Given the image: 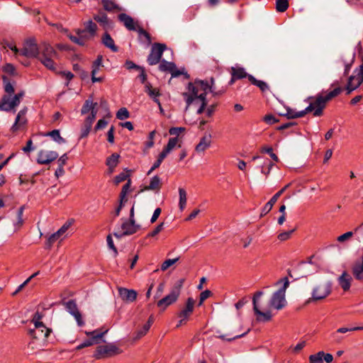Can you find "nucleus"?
<instances>
[{"label": "nucleus", "instance_id": "nucleus-54", "mask_svg": "<svg viewBox=\"0 0 363 363\" xmlns=\"http://www.w3.org/2000/svg\"><path fill=\"white\" fill-rule=\"evenodd\" d=\"M131 184V180L129 179L127 183L123 186L122 190L120 194V197H122V199H125L128 192L129 191L130 187Z\"/></svg>", "mask_w": 363, "mask_h": 363}, {"label": "nucleus", "instance_id": "nucleus-4", "mask_svg": "<svg viewBox=\"0 0 363 363\" xmlns=\"http://www.w3.org/2000/svg\"><path fill=\"white\" fill-rule=\"evenodd\" d=\"M342 88L337 87L333 91L328 92L325 96L319 94L316 95L315 97H310L309 99H314V100L311 101L309 105L304 109L306 114L313 111L314 116H322L323 109L325 108L327 102L338 96L342 92Z\"/></svg>", "mask_w": 363, "mask_h": 363}, {"label": "nucleus", "instance_id": "nucleus-12", "mask_svg": "<svg viewBox=\"0 0 363 363\" xmlns=\"http://www.w3.org/2000/svg\"><path fill=\"white\" fill-rule=\"evenodd\" d=\"M66 310L75 318L77 325L82 327L84 325L82 316L78 310L77 305L74 300H69L64 303Z\"/></svg>", "mask_w": 363, "mask_h": 363}, {"label": "nucleus", "instance_id": "nucleus-29", "mask_svg": "<svg viewBox=\"0 0 363 363\" xmlns=\"http://www.w3.org/2000/svg\"><path fill=\"white\" fill-rule=\"evenodd\" d=\"M280 116H285L288 119H294L297 118L303 117L306 115V112L304 110L301 111H295L291 108H286V112L285 113H279Z\"/></svg>", "mask_w": 363, "mask_h": 363}, {"label": "nucleus", "instance_id": "nucleus-57", "mask_svg": "<svg viewBox=\"0 0 363 363\" xmlns=\"http://www.w3.org/2000/svg\"><path fill=\"white\" fill-rule=\"evenodd\" d=\"M164 228V223H161L156 226V228L150 233L147 235V238L155 237L160 233Z\"/></svg>", "mask_w": 363, "mask_h": 363}, {"label": "nucleus", "instance_id": "nucleus-50", "mask_svg": "<svg viewBox=\"0 0 363 363\" xmlns=\"http://www.w3.org/2000/svg\"><path fill=\"white\" fill-rule=\"evenodd\" d=\"M291 184H288L285 185L282 189H281L278 192H277L271 199L272 203H276L277 199L281 196V195L290 186Z\"/></svg>", "mask_w": 363, "mask_h": 363}, {"label": "nucleus", "instance_id": "nucleus-58", "mask_svg": "<svg viewBox=\"0 0 363 363\" xmlns=\"http://www.w3.org/2000/svg\"><path fill=\"white\" fill-rule=\"evenodd\" d=\"M106 241H107L108 247L113 251L114 256L116 257L117 255H118V250H117V248L116 247V246L113 244V241L111 235H107Z\"/></svg>", "mask_w": 363, "mask_h": 363}, {"label": "nucleus", "instance_id": "nucleus-38", "mask_svg": "<svg viewBox=\"0 0 363 363\" xmlns=\"http://www.w3.org/2000/svg\"><path fill=\"white\" fill-rule=\"evenodd\" d=\"M179 209L182 211L185 208L186 204V192L184 189L179 188Z\"/></svg>", "mask_w": 363, "mask_h": 363}, {"label": "nucleus", "instance_id": "nucleus-33", "mask_svg": "<svg viewBox=\"0 0 363 363\" xmlns=\"http://www.w3.org/2000/svg\"><path fill=\"white\" fill-rule=\"evenodd\" d=\"M101 3L104 10L108 12L121 10V8L111 0H101Z\"/></svg>", "mask_w": 363, "mask_h": 363}, {"label": "nucleus", "instance_id": "nucleus-36", "mask_svg": "<svg viewBox=\"0 0 363 363\" xmlns=\"http://www.w3.org/2000/svg\"><path fill=\"white\" fill-rule=\"evenodd\" d=\"M106 333H107V330H106L104 332H99L97 330H93L91 332L86 331L85 334L87 336L90 337V338L94 339V341H96V342L98 344V343H99L101 339L104 337V335Z\"/></svg>", "mask_w": 363, "mask_h": 363}, {"label": "nucleus", "instance_id": "nucleus-20", "mask_svg": "<svg viewBox=\"0 0 363 363\" xmlns=\"http://www.w3.org/2000/svg\"><path fill=\"white\" fill-rule=\"evenodd\" d=\"M119 21L123 23L124 26L129 30H137L133 18L129 15L122 13L118 16Z\"/></svg>", "mask_w": 363, "mask_h": 363}, {"label": "nucleus", "instance_id": "nucleus-9", "mask_svg": "<svg viewBox=\"0 0 363 363\" xmlns=\"http://www.w3.org/2000/svg\"><path fill=\"white\" fill-rule=\"evenodd\" d=\"M332 291V283L326 281L316 285L312 291L311 298L313 301H319L325 298Z\"/></svg>", "mask_w": 363, "mask_h": 363}, {"label": "nucleus", "instance_id": "nucleus-27", "mask_svg": "<svg viewBox=\"0 0 363 363\" xmlns=\"http://www.w3.org/2000/svg\"><path fill=\"white\" fill-rule=\"evenodd\" d=\"M136 31L138 33V40L141 43H145L147 46L152 44L151 36L145 29L138 27Z\"/></svg>", "mask_w": 363, "mask_h": 363}, {"label": "nucleus", "instance_id": "nucleus-18", "mask_svg": "<svg viewBox=\"0 0 363 363\" xmlns=\"http://www.w3.org/2000/svg\"><path fill=\"white\" fill-rule=\"evenodd\" d=\"M118 294L121 299L125 302H133L137 298V292L133 289L126 288H118Z\"/></svg>", "mask_w": 363, "mask_h": 363}, {"label": "nucleus", "instance_id": "nucleus-48", "mask_svg": "<svg viewBox=\"0 0 363 363\" xmlns=\"http://www.w3.org/2000/svg\"><path fill=\"white\" fill-rule=\"evenodd\" d=\"M42 318H43V314L42 313H40L38 311L35 313V314L33 315V320H32V322L34 323L35 326L40 325L41 328H43V323L40 321Z\"/></svg>", "mask_w": 363, "mask_h": 363}, {"label": "nucleus", "instance_id": "nucleus-19", "mask_svg": "<svg viewBox=\"0 0 363 363\" xmlns=\"http://www.w3.org/2000/svg\"><path fill=\"white\" fill-rule=\"evenodd\" d=\"M27 112V108L25 107L22 110H21L16 118L15 123L11 127V130L13 132H16L26 125L27 123V119L26 118V114Z\"/></svg>", "mask_w": 363, "mask_h": 363}, {"label": "nucleus", "instance_id": "nucleus-13", "mask_svg": "<svg viewBox=\"0 0 363 363\" xmlns=\"http://www.w3.org/2000/svg\"><path fill=\"white\" fill-rule=\"evenodd\" d=\"M58 157L55 151L40 150L38 154L37 162L40 164H48Z\"/></svg>", "mask_w": 363, "mask_h": 363}, {"label": "nucleus", "instance_id": "nucleus-46", "mask_svg": "<svg viewBox=\"0 0 363 363\" xmlns=\"http://www.w3.org/2000/svg\"><path fill=\"white\" fill-rule=\"evenodd\" d=\"M97 344L96 341H94V339L89 338L84 341H83L81 344L77 346L76 350H79L84 347H90L94 345Z\"/></svg>", "mask_w": 363, "mask_h": 363}, {"label": "nucleus", "instance_id": "nucleus-3", "mask_svg": "<svg viewBox=\"0 0 363 363\" xmlns=\"http://www.w3.org/2000/svg\"><path fill=\"white\" fill-rule=\"evenodd\" d=\"M2 80L6 94L2 96L0 101V111L6 112L15 111V108L20 104L25 92L21 91L11 97L15 92L14 85L16 82L13 81V83H11L10 79L5 75L2 76Z\"/></svg>", "mask_w": 363, "mask_h": 363}, {"label": "nucleus", "instance_id": "nucleus-22", "mask_svg": "<svg viewBox=\"0 0 363 363\" xmlns=\"http://www.w3.org/2000/svg\"><path fill=\"white\" fill-rule=\"evenodd\" d=\"M352 280V277L346 272H344L337 279L339 285L345 291L350 289Z\"/></svg>", "mask_w": 363, "mask_h": 363}, {"label": "nucleus", "instance_id": "nucleus-40", "mask_svg": "<svg viewBox=\"0 0 363 363\" xmlns=\"http://www.w3.org/2000/svg\"><path fill=\"white\" fill-rule=\"evenodd\" d=\"M274 164L266 159L263 163V165L261 167V172L266 176H268L270 174V172L274 167Z\"/></svg>", "mask_w": 363, "mask_h": 363}, {"label": "nucleus", "instance_id": "nucleus-7", "mask_svg": "<svg viewBox=\"0 0 363 363\" xmlns=\"http://www.w3.org/2000/svg\"><path fill=\"white\" fill-rule=\"evenodd\" d=\"M121 230L113 233V235L118 239H121L123 236L133 235L141 228L140 225L137 224L135 220L132 221L126 218H121Z\"/></svg>", "mask_w": 363, "mask_h": 363}, {"label": "nucleus", "instance_id": "nucleus-35", "mask_svg": "<svg viewBox=\"0 0 363 363\" xmlns=\"http://www.w3.org/2000/svg\"><path fill=\"white\" fill-rule=\"evenodd\" d=\"M94 19L104 28L108 26V18L104 12L100 11L98 14L94 15Z\"/></svg>", "mask_w": 363, "mask_h": 363}, {"label": "nucleus", "instance_id": "nucleus-25", "mask_svg": "<svg viewBox=\"0 0 363 363\" xmlns=\"http://www.w3.org/2000/svg\"><path fill=\"white\" fill-rule=\"evenodd\" d=\"M101 42L104 46L109 48L111 51L116 52L118 50V47L115 45L113 39L107 32L103 35L101 38Z\"/></svg>", "mask_w": 363, "mask_h": 363}, {"label": "nucleus", "instance_id": "nucleus-6", "mask_svg": "<svg viewBox=\"0 0 363 363\" xmlns=\"http://www.w3.org/2000/svg\"><path fill=\"white\" fill-rule=\"evenodd\" d=\"M184 283V279L177 280L172 287L169 294L157 303V306L162 310H165L167 307L175 303L180 295Z\"/></svg>", "mask_w": 363, "mask_h": 363}, {"label": "nucleus", "instance_id": "nucleus-24", "mask_svg": "<svg viewBox=\"0 0 363 363\" xmlns=\"http://www.w3.org/2000/svg\"><path fill=\"white\" fill-rule=\"evenodd\" d=\"M162 186L161 179L155 175L151 178L150 184L148 186H145L143 191H158Z\"/></svg>", "mask_w": 363, "mask_h": 363}, {"label": "nucleus", "instance_id": "nucleus-28", "mask_svg": "<svg viewBox=\"0 0 363 363\" xmlns=\"http://www.w3.org/2000/svg\"><path fill=\"white\" fill-rule=\"evenodd\" d=\"M362 83L359 78H357L355 76L352 75L350 76L346 86L347 94H350L352 91L357 89Z\"/></svg>", "mask_w": 363, "mask_h": 363}, {"label": "nucleus", "instance_id": "nucleus-10", "mask_svg": "<svg viewBox=\"0 0 363 363\" xmlns=\"http://www.w3.org/2000/svg\"><path fill=\"white\" fill-rule=\"evenodd\" d=\"M167 45L163 43H155L152 44L150 52L147 56V62L150 65H155L161 61L164 51Z\"/></svg>", "mask_w": 363, "mask_h": 363}, {"label": "nucleus", "instance_id": "nucleus-63", "mask_svg": "<svg viewBox=\"0 0 363 363\" xmlns=\"http://www.w3.org/2000/svg\"><path fill=\"white\" fill-rule=\"evenodd\" d=\"M91 126L86 125V123H84V125L82 128L81 130V135L80 138H84L88 136L90 130H91Z\"/></svg>", "mask_w": 363, "mask_h": 363}, {"label": "nucleus", "instance_id": "nucleus-39", "mask_svg": "<svg viewBox=\"0 0 363 363\" xmlns=\"http://www.w3.org/2000/svg\"><path fill=\"white\" fill-rule=\"evenodd\" d=\"M289 6L288 0H276V11L279 13L286 11Z\"/></svg>", "mask_w": 363, "mask_h": 363}, {"label": "nucleus", "instance_id": "nucleus-55", "mask_svg": "<svg viewBox=\"0 0 363 363\" xmlns=\"http://www.w3.org/2000/svg\"><path fill=\"white\" fill-rule=\"evenodd\" d=\"M212 295V292L210 290H205L202 291L200 294V298L199 302V306H201L203 301L209 298Z\"/></svg>", "mask_w": 363, "mask_h": 363}, {"label": "nucleus", "instance_id": "nucleus-23", "mask_svg": "<svg viewBox=\"0 0 363 363\" xmlns=\"http://www.w3.org/2000/svg\"><path fill=\"white\" fill-rule=\"evenodd\" d=\"M352 274L359 281L363 280V256L360 261H356L352 267Z\"/></svg>", "mask_w": 363, "mask_h": 363}, {"label": "nucleus", "instance_id": "nucleus-15", "mask_svg": "<svg viewBox=\"0 0 363 363\" xmlns=\"http://www.w3.org/2000/svg\"><path fill=\"white\" fill-rule=\"evenodd\" d=\"M230 74L231 79L229 82L230 85L233 84L235 81L239 79L244 78H247L249 79V76L250 75L246 72L243 67H232L230 68Z\"/></svg>", "mask_w": 363, "mask_h": 363}, {"label": "nucleus", "instance_id": "nucleus-44", "mask_svg": "<svg viewBox=\"0 0 363 363\" xmlns=\"http://www.w3.org/2000/svg\"><path fill=\"white\" fill-rule=\"evenodd\" d=\"M130 117L129 111L126 108H121L116 113V118L119 120H125Z\"/></svg>", "mask_w": 363, "mask_h": 363}, {"label": "nucleus", "instance_id": "nucleus-31", "mask_svg": "<svg viewBox=\"0 0 363 363\" xmlns=\"http://www.w3.org/2000/svg\"><path fill=\"white\" fill-rule=\"evenodd\" d=\"M249 82L253 85L257 86L262 92H265L269 89V85L264 81L258 80L252 75L249 76Z\"/></svg>", "mask_w": 363, "mask_h": 363}, {"label": "nucleus", "instance_id": "nucleus-34", "mask_svg": "<svg viewBox=\"0 0 363 363\" xmlns=\"http://www.w3.org/2000/svg\"><path fill=\"white\" fill-rule=\"evenodd\" d=\"M24 209V206H22L17 210L16 221L13 223L16 230H19L23 225L24 220L23 219V215Z\"/></svg>", "mask_w": 363, "mask_h": 363}, {"label": "nucleus", "instance_id": "nucleus-32", "mask_svg": "<svg viewBox=\"0 0 363 363\" xmlns=\"http://www.w3.org/2000/svg\"><path fill=\"white\" fill-rule=\"evenodd\" d=\"M85 33H89V37L96 35L97 25L92 20L84 23Z\"/></svg>", "mask_w": 363, "mask_h": 363}, {"label": "nucleus", "instance_id": "nucleus-45", "mask_svg": "<svg viewBox=\"0 0 363 363\" xmlns=\"http://www.w3.org/2000/svg\"><path fill=\"white\" fill-rule=\"evenodd\" d=\"M261 152L262 153H267L269 154V155L271 157V158L275 161V162H279V157H277V155L276 154H274L273 152V149L272 147H262L261 149Z\"/></svg>", "mask_w": 363, "mask_h": 363}, {"label": "nucleus", "instance_id": "nucleus-64", "mask_svg": "<svg viewBox=\"0 0 363 363\" xmlns=\"http://www.w3.org/2000/svg\"><path fill=\"white\" fill-rule=\"evenodd\" d=\"M67 37L70 39V40L75 44H77L80 46H84V43L82 42V39L79 38V36H75L72 34H69Z\"/></svg>", "mask_w": 363, "mask_h": 363}, {"label": "nucleus", "instance_id": "nucleus-47", "mask_svg": "<svg viewBox=\"0 0 363 363\" xmlns=\"http://www.w3.org/2000/svg\"><path fill=\"white\" fill-rule=\"evenodd\" d=\"M177 137L171 138L169 139L167 145L164 147V149L166 150L167 152H170L172 150V149L177 145Z\"/></svg>", "mask_w": 363, "mask_h": 363}, {"label": "nucleus", "instance_id": "nucleus-17", "mask_svg": "<svg viewBox=\"0 0 363 363\" xmlns=\"http://www.w3.org/2000/svg\"><path fill=\"white\" fill-rule=\"evenodd\" d=\"M194 303L195 301L192 298H188L185 308L182 310L179 314V316L182 319L179 320V323L177 325V327L182 325V323L184 322L190 316L194 310Z\"/></svg>", "mask_w": 363, "mask_h": 363}, {"label": "nucleus", "instance_id": "nucleus-5", "mask_svg": "<svg viewBox=\"0 0 363 363\" xmlns=\"http://www.w3.org/2000/svg\"><path fill=\"white\" fill-rule=\"evenodd\" d=\"M282 282L283 286L272 294L269 301V308H274L277 310H281L285 307L286 303L285 294L286 290L289 286V279L287 277H284L282 279H280L278 281H277L275 284L279 285Z\"/></svg>", "mask_w": 363, "mask_h": 363}, {"label": "nucleus", "instance_id": "nucleus-41", "mask_svg": "<svg viewBox=\"0 0 363 363\" xmlns=\"http://www.w3.org/2000/svg\"><path fill=\"white\" fill-rule=\"evenodd\" d=\"M323 355L324 352L320 351L316 354H311L309 356L310 363H323Z\"/></svg>", "mask_w": 363, "mask_h": 363}, {"label": "nucleus", "instance_id": "nucleus-59", "mask_svg": "<svg viewBox=\"0 0 363 363\" xmlns=\"http://www.w3.org/2000/svg\"><path fill=\"white\" fill-rule=\"evenodd\" d=\"M185 128L183 127H173L169 130V133L171 135L179 136L180 133L185 131Z\"/></svg>", "mask_w": 363, "mask_h": 363}, {"label": "nucleus", "instance_id": "nucleus-53", "mask_svg": "<svg viewBox=\"0 0 363 363\" xmlns=\"http://www.w3.org/2000/svg\"><path fill=\"white\" fill-rule=\"evenodd\" d=\"M96 113H97V110L92 111L91 113H90V115H89L86 118L84 123H86V125H89L90 126H92V124L96 119Z\"/></svg>", "mask_w": 363, "mask_h": 363}, {"label": "nucleus", "instance_id": "nucleus-61", "mask_svg": "<svg viewBox=\"0 0 363 363\" xmlns=\"http://www.w3.org/2000/svg\"><path fill=\"white\" fill-rule=\"evenodd\" d=\"M264 121L267 123V124L272 125L279 121V120L277 118H275L272 114L266 115L264 117Z\"/></svg>", "mask_w": 363, "mask_h": 363}, {"label": "nucleus", "instance_id": "nucleus-26", "mask_svg": "<svg viewBox=\"0 0 363 363\" xmlns=\"http://www.w3.org/2000/svg\"><path fill=\"white\" fill-rule=\"evenodd\" d=\"M120 155L117 153H113L106 159V164L108 166V172L113 173L114 169L117 167L119 162Z\"/></svg>", "mask_w": 363, "mask_h": 363}, {"label": "nucleus", "instance_id": "nucleus-37", "mask_svg": "<svg viewBox=\"0 0 363 363\" xmlns=\"http://www.w3.org/2000/svg\"><path fill=\"white\" fill-rule=\"evenodd\" d=\"M175 68V64L172 62H167L164 60L160 61L159 69L162 72H169L171 73L172 71Z\"/></svg>", "mask_w": 363, "mask_h": 363}, {"label": "nucleus", "instance_id": "nucleus-14", "mask_svg": "<svg viewBox=\"0 0 363 363\" xmlns=\"http://www.w3.org/2000/svg\"><path fill=\"white\" fill-rule=\"evenodd\" d=\"M43 328H41L40 325L35 326L34 329H30L29 330V335L35 340H45L52 330L47 328L44 324H43Z\"/></svg>", "mask_w": 363, "mask_h": 363}, {"label": "nucleus", "instance_id": "nucleus-21", "mask_svg": "<svg viewBox=\"0 0 363 363\" xmlns=\"http://www.w3.org/2000/svg\"><path fill=\"white\" fill-rule=\"evenodd\" d=\"M211 134L205 135L200 139V141L196 146L195 150L198 152H203L211 146Z\"/></svg>", "mask_w": 363, "mask_h": 363}, {"label": "nucleus", "instance_id": "nucleus-51", "mask_svg": "<svg viewBox=\"0 0 363 363\" xmlns=\"http://www.w3.org/2000/svg\"><path fill=\"white\" fill-rule=\"evenodd\" d=\"M91 68H92V70H91V81H92V82L95 83V82H102L103 81L102 77H96V74L99 72L100 67H92L91 66Z\"/></svg>", "mask_w": 363, "mask_h": 363}, {"label": "nucleus", "instance_id": "nucleus-43", "mask_svg": "<svg viewBox=\"0 0 363 363\" xmlns=\"http://www.w3.org/2000/svg\"><path fill=\"white\" fill-rule=\"evenodd\" d=\"M179 257H177L174 259H168L162 262L161 264V270L162 272L166 271L169 267H172L173 264L177 263L179 260Z\"/></svg>", "mask_w": 363, "mask_h": 363}, {"label": "nucleus", "instance_id": "nucleus-60", "mask_svg": "<svg viewBox=\"0 0 363 363\" xmlns=\"http://www.w3.org/2000/svg\"><path fill=\"white\" fill-rule=\"evenodd\" d=\"M2 70L4 72H6L7 74H9L11 75H14L15 74V67H14V66L12 64H10V63L6 64L2 67Z\"/></svg>", "mask_w": 363, "mask_h": 363}, {"label": "nucleus", "instance_id": "nucleus-30", "mask_svg": "<svg viewBox=\"0 0 363 363\" xmlns=\"http://www.w3.org/2000/svg\"><path fill=\"white\" fill-rule=\"evenodd\" d=\"M97 103H94L93 100L91 99H88L84 101V104L81 109V113L84 115L89 111L91 113L94 110L96 109Z\"/></svg>", "mask_w": 363, "mask_h": 363}, {"label": "nucleus", "instance_id": "nucleus-2", "mask_svg": "<svg viewBox=\"0 0 363 363\" xmlns=\"http://www.w3.org/2000/svg\"><path fill=\"white\" fill-rule=\"evenodd\" d=\"M187 89L188 92L183 94L186 103V108L192 104L194 105L199 104L200 105L196 112L198 114H201L203 113L207 105L206 99L207 92L208 91L213 92L212 86H209L208 82L196 80L193 83H189Z\"/></svg>", "mask_w": 363, "mask_h": 363}, {"label": "nucleus", "instance_id": "nucleus-42", "mask_svg": "<svg viewBox=\"0 0 363 363\" xmlns=\"http://www.w3.org/2000/svg\"><path fill=\"white\" fill-rule=\"evenodd\" d=\"M46 135L50 136L53 140L57 142L58 143H64L65 140L61 137L59 130H53L50 132H48Z\"/></svg>", "mask_w": 363, "mask_h": 363}, {"label": "nucleus", "instance_id": "nucleus-1", "mask_svg": "<svg viewBox=\"0 0 363 363\" xmlns=\"http://www.w3.org/2000/svg\"><path fill=\"white\" fill-rule=\"evenodd\" d=\"M20 55L30 58H38L48 69L55 71L56 64L54 59L57 57L55 50L48 43H43L39 48L34 38L26 40L20 50Z\"/></svg>", "mask_w": 363, "mask_h": 363}, {"label": "nucleus", "instance_id": "nucleus-52", "mask_svg": "<svg viewBox=\"0 0 363 363\" xmlns=\"http://www.w3.org/2000/svg\"><path fill=\"white\" fill-rule=\"evenodd\" d=\"M296 229H293L289 231H284L278 235V239L281 241H285L290 238L291 234L295 231Z\"/></svg>", "mask_w": 363, "mask_h": 363}, {"label": "nucleus", "instance_id": "nucleus-11", "mask_svg": "<svg viewBox=\"0 0 363 363\" xmlns=\"http://www.w3.org/2000/svg\"><path fill=\"white\" fill-rule=\"evenodd\" d=\"M263 295V292L262 291H257L253 296L252 303H253V311L255 314L257 315V320L259 322H267L269 321L272 319V314L269 311L266 312H263L260 311L257 301L259 298Z\"/></svg>", "mask_w": 363, "mask_h": 363}, {"label": "nucleus", "instance_id": "nucleus-16", "mask_svg": "<svg viewBox=\"0 0 363 363\" xmlns=\"http://www.w3.org/2000/svg\"><path fill=\"white\" fill-rule=\"evenodd\" d=\"M69 223H65L57 232L50 235L45 242L46 247L50 248L52 245L58 240L60 237L65 233L69 228Z\"/></svg>", "mask_w": 363, "mask_h": 363}, {"label": "nucleus", "instance_id": "nucleus-62", "mask_svg": "<svg viewBox=\"0 0 363 363\" xmlns=\"http://www.w3.org/2000/svg\"><path fill=\"white\" fill-rule=\"evenodd\" d=\"M128 177L129 176H128V174H126L125 172H121V173H120L119 174H118L117 176L115 177L114 182L117 185L119 183L125 181Z\"/></svg>", "mask_w": 363, "mask_h": 363}, {"label": "nucleus", "instance_id": "nucleus-56", "mask_svg": "<svg viewBox=\"0 0 363 363\" xmlns=\"http://www.w3.org/2000/svg\"><path fill=\"white\" fill-rule=\"evenodd\" d=\"M274 203H272V201L269 200L262 208L260 216L262 217L267 214L272 208Z\"/></svg>", "mask_w": 363, "mask_h": 363}, {"label": "nucleus", "instance_id": "nucleus-8", "mask_svg": "<svg viewBox=\"0 0 363 363\" xmlns=\"http://www.w3.org/2000/svg\"><path fill=\"white\" fill-rule=\"evenodd\" d=\"M122 352L121 350L113 343H109L104 345H99L94 354V357L99 359L104 357H111Z\"/></svg>", "mask_w": 363, "mask_h": 363}, {"label": "nucleus", "instance_id": "nucleus-49", "mask_svg": "<svg viewBox=\"0 0 363 363\" xmlns=\"http://www.w3.org/2000/svg\"><path fill=\"white\" fill-rule=\"evenodd\" d=\"M357 330H363V327L358 326V327H353V328H338L335 332L337 333H345L347 332H352V331H357Z\"/></svg>", "mask_w": 363, "mask_h": 363}]
</instances>
